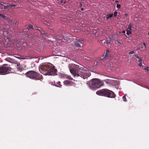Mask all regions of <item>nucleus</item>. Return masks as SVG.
Instances as JSON below:
<instances>
[{
	"label": "nucleus",
	"mask_w": 149,
	"mask_h": 149,
	"mask_svg": "<svg viewBox=\"0 0 149 149\" xmlns=\"http://www.w3.org/2000/svg\"><path fill=\"white\" fill-rule=\"evenodd\" d=\"M69 68L70 72L75 77H80L84 79H86L91 75V73L88 70L80 66L71 64H69Z\"/></svg>",
	"instance_id": "obj_1"
},
{
	"label": "nucleus",
	"mask_w": 149,
	"mask_h": 149,
	"mask_svg": "<svg viewBox=\"0 0 149 149\" xmlns=\"http://www.w3.org/2000/svg\"><path fill=\"white\" fill-rule=\"evenodd\" d=\"M40 72L45 75L54 76L56 74L57 70L51 63L45 64L39 67Z\"/></svg>",
	"instance_id": "obj_2"
},
{
	"label": "nucleus",
	"mask_w": 149,
	"mask_h": 149,
	"mask_svg": "<svg viewBox=\"0 0 149 149\" xmlns=\"http://www.w3.org/2000/svg\"><path fill=\"white\" fill-rule=\"evenodd\" d=\"M96 94L100 96L111 98H114L116 96L115 94L113 91L107 89H103L99 90L96 92Z\"/></svg>",
	"instance_id": "obj_3"
},
{
	"label": "nucleus",
	"mask_w": 149,
	"mask_h": 149,
	"mask_svg": "<svg viewBox=\"0 0 149 149\" xmlns=\"http://www.w3.org/2000/svg\"><path fill=\"white\" fill-rule=\"evenodd\" d=\"M103 82L97 79H91L89 85V88L92 90H95L98 88L103 84Z\"/></svg>",
	"instance_id": "obj_4"
},
{
	"label": "nucleus",
	"mask_w": 149,
	"mask_h": 149,
	"mask_svg": "<svg viewBox=\"0 0 149 149\" xmlns=\"http://www.w3.org/2000/svg\"><path fill=\"white\" fill-rule=\"evenodd\" d=\"M8 27L7 26H0V38H4L6 40H10L12 35L8 33Z\"/></svg>",
	"instance_id": "obj_5"
},
{
	"label": "nucleus",
	"mask_w": 149,
	"mask_h": 149,
	"mask_svg": "<svg viewBox=\"0 0 149 149\" xmlns=\"http://www.w3.org/2000/svg\"><path fill=\"white\" fill-rule=\"evenodd\" d=\"M27 76L30 79L35 80L41 79L42 76L39 73L33 71L31 70L27 72L26 73Z\"/></svg>",
	"instance_id": "obj_6"
},
{
	"label": "nucleus",
	"mask_w": 149,
	"mask_h": 149,
	"mask_svg": "<svg viewBox=\"0 0 149 149\" xmlns=\"http://www.w3.org/2000/svg\"><path fill=\"white\" fill-rule=\"evenodd\" d=\"M5 60L9 62L12 63L11 65L13 69H17L18 66L19 65V63L17 62L10 58L8 57L5 59Z\"/></svg>",
	"instance_id": "obj_7"
},
{
	"label": "nucleus",
	"mask_w": 149,
	"mask_h": 149,
	"mask_svg": "<svg viewBox=\"0 0 149 149\" xmlns=\"http://www.w3.org/2000/svg\"><path fill=\"white\" fill-rule=\"evenodd\" d=\"M11 70L10 68L7 67L5 65L0 66V75H5L10 73Z\"/></svg>",
	"instance_id": "obj_8"
},
{
	"label": "nucleus",
	"mask_w": 149,
	"mask_h": 149,
	"mask_svg": "<svg viewBox=\"0 0 149 149\" xmlns=\"http://www.w3.org/2000/svg\"><path fill=\"white\" fill-rule=\"evenodd\" d=\"M85 43V41L83 40L76 39L74 42V45L73 46L72 49H77V48L81 47L80 44L83 45Z\"/></svg>",
	"instance_id": "obj_9"
},
{
	"label": "nucleus",
	"mask_w": 149,
	"mask_h": 149,
	"mask_svg": "<svg viewBox=\"0 0 149 149\" xmlns=\"http://www.w3.org/2000/svg\"><path fill=\"white\" fill-rule=\"evenodd\" d=\"M134 56L136 57V60L137 61L138 60L137 59H138V61L139 63V66L140 67L142 66V60L141 57L139 56L137 54L134 55Z\"/></svg>",
	"instance_id": "obj_10"
},
{
	"label": "nucleus",
	"mask_w": 149,
	"mask_h": 149,
	"mask_svg": "<svg viewBox=\"0 0 149 149\" xmlns=\"http://www.w3.org/2000/svg\"><path fill=\"white\" fill-rule=\"evenodd\" d=\"M26 68V65L24 64H20L19 63V65L18 66L17 70L20 71H22L23 70H24Z\"/></svg>",
	"instance_id": "obj_11"
},
{
	"label": "nucleus",
	"mask_w": 149,
	"mask_h": 149,
	"mask_svg": "<svg viewBox=\"0 0 149 149\" xmlns=\"http://www.w3.org/2000/svg\"><path fill=\"white\" fill-rule=\"evenodd\" d=\"M109 50H107L106 51L105 54V56H102L101 58V59L102 60H103L104 58H106L107 57L109 56Z\"/></svg>",
	"instance_id": "obj_12"
},
{
	"label": "nucleus",
	"mask_w": 149,
	"mask_h": 149,
	"mask_svg": "<svg viewBox=\"0 0 149 149\" xmlns=\"http://www.w3.org/2000/svg\"><path fill=\"white\" fill-rule=\"evenodd\" d=\"M40 29H36L39 30L41 34L44 38H45V31H43L41 28H40Z\"/></svg>",
	"instance_id": "obj_13"
},
{
	"label": "nucleus",
	"mask_w": 149,
	"mask_h": 149,
	"mask_svg": "<svg viewBox=\"0 0 149 149\" xmlns=\"http://www.w3.org/2000/svg\"><path fill=\"white\" fill-rule=\"evenodd\" d=\"M23 46L24 47H22V50L24 51H25L27 50V48L28 47L26 44V43H24L23 44Z\"/></svg>",
	"instance_id": "obj_14"
},
{
	"label": "nucleus",
	"mask_w": 149,
	"mask_h": 149,
	"mask_svg": "<svg viewBox=\"0 0 149 149\" xmlns=\"http://www.w3.org/2000/svg\"><path fill=\"white\" fill-rule=\"evenodd\" d=\"M113 16V14L111 13L110 14H107V17H106V20H108L109 18H111Z\"/></svg>",
	"instance_id": "obj_15"
},
{
	"label": "nucleus",
	"mask_w": 149,
	"mask_h": 149,
	"mask_svg": "<svg viewBox=\"0 0 149 149\" xmlns=\"http://www.w3.org/2000/svg\"><path fill=\"white\" fill-rule=\"evenodd\" d=\"M70 81L68 80H65L63 81L64 84L65 85H68L70 83Z\"/></svg>",
	"instance_id": "obj_16"
},
{
	"label": "nucleus",
	"mask_w": 149,
	"mask_h": 149,
	"mask_svg": "<svg viewBox=\"0 0 149 149\" xmlns=\"http://www.w3.org/2000/svg\"><path fill=\"white\" fill-rule=\"evenodd\" d=\"M139 46L140 49L141 50H145L146 49V47H144L142 44L140 45Z\"/></svg>",
	"instance_id": "obj_17"
},
{
	"label": "nucleus",
	"mask_w": 149,
	"mask_h": 149,
	"mask_svg": "<svg viewBox=\"0 0 149 149\" xmlns=\"http://www.w3.org/2000/svg\"><path fill=\"white\" fill-rule=\"evenodd\" d=\"M132 25L131 23H130L128 26L127 28V29H128L130 30H131L132 29Z\"/></svg>",
	"instance_id": "obj_18"
},
{
	"label": "nucleus",
	"mask_w": 149,
	"mask_h": 149,
	"mask_svg": "<svg viewBox=\"0 0 149 149\" xmlns=\"http://www.w3.org/2000/svg\"><path fill=\"white\" fill-rule=\"evenodd\" d=\"M131 33V30H130L128 29H127L126 34L128 35H130Z\"/></svg>",
	"instance_id": "obj_19"
},
{
	"label": "nucleus",
	"mask_w": 149,
	"mask_h": 149,
	"mask_svg": "<svg viewBox=\"0 0 149 149\" xmlns=\"http://www.w3.org/2000/svg\"><path fill=\"white\" fill-rule=\"evenodd\" d=\"M66 78L70 79V80H72V78L69 75H67L66 76Z\"/></svg>",
	"instance_id": "obj_20"
},
{
	"label": "nucleus",
	"mask_w": 149,
	"mask_h": 149,
	"mask_svg": "<svg viewBox=\"0 0 149 149\" xmlns=\"http://www.w3.org/2000/svg\"><path fill=\"white\" fill-rule=\"evenodd\" d=\"M33 26L32 25H29L27 28V29H32L33 28Z\"/></svg>",
	"instance_id": "obj_21"
},
{
	"label": "nucleus",
	"mask_w": 149,
	"mask_h": 149,
	"mask_svg": "<svg viewBox=\"0 0 149 149\" xmlns=\"http://www.w3.org/2000/svg\"><path fill=\"white\" fill-rule=\"evenodd\" d=\"M9 6H9V5H8V6H3V9H6Z\"/></svg>",
	"instance_id": "obj_22"
},
{
	"label": "nucleus",
	"mask_w": 149,
	"mask_h": 149,
	"mask_svg": "<svg viewBox=\"0 0 149 149\" xmlns=\"http://www.w3.org/2000/svg\"><path fill=\"white\" fill-rule=\"evenodd\" d=\"M123 99L124 101L126 102L127 101V100L125 97V95L124 96H123Z\"/></svg>",
	"instance_id": "obj_23"
},
{
	"label": "nucleus",
	"mask_w": 149,
	"mask_h": 149,
	"mask_svg": "<svg viewBox=\"0 0 149 149\" xmlns=\"http://www.w3.org/2000/svg\"><path fill=\"white\" fill-rule=\"evenodd\" d=\"M4 6L3 4L0 3V8L2 9H3Z\"/></svg>",
	"instance_id": "obj_24"
},
{
	"label": "nucleus",
	"mask_w": 149,
	"mask_h": 149,
	"mask_svg": "<svg viewBox=\"0 0 149 149\" xmlns=\"http://www.w3.org/2000/svg\"><path fill=\"white\" fill-rule=\"evenodd\" d=\"M0 16L3 18H4L6 17V16L4 15L1 14H0Z\"/></svg>",
	"instance_id": "obj_25"
},
{
	"label": "nucleus",
	"mask_w": 149,
	"mask_h": 149,
	"mask_svg": "<svg viewBox=\"0 0 149 149\" xmlns=\"http://www.w3.org/2000/svg\"><path fill=\"white\" fill-rule=\"evenodd\" d=\"M118 12L117 11L114 12V16L116 17L117 16Z\"/></svg>",
	"instance_id": "obj_26"
},
{
	"label": "nucleus",
	"mask_w": 149,
	"mask_h": 149,
	"mask_svg": "<svg viewBox=\"0 0 149 149\" xmlns=\"http://www.w3.org/2000/svg\"><path fill=\"white\" fill-rule=\"evenodd\" d=\"M116 7L118 8H119L120 7V5L119 4H117L116 5Z\"/></svg>",
	"instance_id": "obj_27"
},
{
	"label": "nucleus",
	"mask_w": 149,
	"mask_h": 149,
	"mask_svg": "<svg viewBox=\"0 0 149 149\" xmlns=\"http://www.w3.org/2000/svg\"><path fill=\"white\" fill-rule=\"evenodd\" d=\"M30 37L32 38H33L34 39H36V37H34L33 36H29V38H30Z\"/></svg>",
	"instance_id": "obj_28"
},
{
	"label": "nucleus",
	"mask_w": 149,
	"mask_h": 149,
	"mask_svg": "<svg viewBox=\"0 0 149 149\" xmlns=\"http://www.w3.org/2000/svg\"><path fill=\"white\" fill-rule=\"evenodd\" d=\"M134 51H132L129 52V54H133L134 53Z\"/></svg>",
	"instance_id": "obj_29"
},
{
	"label": "nucleus",
	"mask_w": 149,
	"mask_h": 149,
	"mask_svg": "<svg viewBox=\"0 0 149 149\" xmlns=\"http://www.w3.org/2000/svg\"><path fill=\"white\" fill-rule=\"evenodd\" d=\"M10 5L9 6H11V7H15V6H16V5H12V4L10 5Z\"/></svg>",
	"instance_id": "obj_30"
},
{
	"label": "nucleus",
	"mask_w": 149,
	"mask_h": 149,
	"mask_svg": "<svg viewBox=\"0 0 149 149\" xmlns=\"http://www.w3.org/2000/svg\"><path fill=\"white\" fill-rule=\"evenodd\" d=\"M143 46L144 47H146V44L145 43H143Z\"/></svg>",
	"instance_id": "obj_31"
},
{
	"label": "nucleus",
	"mask_w": 149,
	"mask_h": 149,
	"mask_svg": "<svg viewBox=\"0 0 149 149\" xmlns=\"http://www.w3.org/2000/svg\"><path fill=\"white\" fill-rule=\"evenodd\" d=\"M122 33H125V31H122Z\"/></svg>",
	"instance_id": "obj_32"
},
{
	"label": "nucleus",
	"mask_w": 149,
	"mask_h": 149,
	"mask_svg": "<svg viewBox=\"0 0 149 149\" xmlns=\"http://www.w3.org/2000/svg\"><path fill=\"white\" fill-rule=\"evenodd\" d=\"M139 49H140V47H138L137 49H136V50H139Z\"/></svg>",
	"instance_id": "obj_33"
},
{
	"label": "nucleus",
	"mask_w": 149,
	"mask_h": 149,
	"mask_svg": "<svg viewBox=\"0 0 149 149\" xmlns=\"http://www.w3.org/2000/svg\"><path fill=\"white\" fill-rule=\"evenodd\" d=\"M27 58H26V59H29V58H31L30 57H27Z\"/></svg>",
	"instance_id": "obj_34"
},
{
	"label": "nucleus",
	"mask_w": 149,
	"mask_h": 149,
	"mask_svg": "<svg viewBox=\"0 0 149 149\" xmlns=\"http://www.w3.org/2000/svg\"><path fill=\"white\" fill-rule=\"evenodd\" d=\"M45 39L47 37L46 36V33H45Z\"/></svg>",
	"instance_id": "obj_35"
},
{
	"label": "nucleus",
	"mask_w": 149,
	"mask_h": 149,
	"mask_svg": "<svg viewBox=\"0 0 149 149\" xmlns=\"http://www.w3.org/2000/svg\"><path fill=\"white\" fill-rule=\"evenodd\" d=\"M58 84L60 85V84L61 83V82H60V81H59L58 82Z\"/></svg>",
	"instance_id": "obj_36"
},
{
	"label": "nucleus",
	"mask_w": 149,
	"mask_h": 149,
	"mask_svg": "<svg viewBox=\"0 0 149 149\" xmlns=\"http://www.w3.org/2000/svg\"><path fill=\"white\" fill-rule=\"evenodd\" d=\"M81 10H84V9L83 8H81Z\"/></svg>",
	"instance_id": "obj_37"
},
{
	"label": "nucleus",
	"mask_w": 149,
	"mask_h": 149,
	"mask_svg": "<svg viewBox=\"0 0 149 149\" xmlns=\"http://www.w3.org/2000/svg\"><path fill=\"white\" fill-rule=\"evenodd\" d=\"M110 43V42H107V43L108 44H109Z\"/></svg>",
	"instance_id": "obj_38"
},
{
	"label": "nucleus",
	"mask_w": 149,
	"mask_h": 149,
	"mask_svg": "<svg viewBox=\"0 0 149 149\" xmlns=\"http://www.w3.org/2000/svg\"><path fill=\"white\" fill-rule=\"evenodd\" d=\"M127 14H125V16H127Z\"/></svg>",
	"instance_id": "obj_39"
},
{
	"label": "nucleus",
	"mask_w": 149,
	"mask_h": 149,
	"mask_svg": "<svg viewBox=\"0 0 149 149\" xmlns=\"http://www.w3.org/2000/svg\"><path fill=\"white\" fill-rule=\"evenodd\" d=\"M148 71L149 70L148 69H146Z\"/></svg>",
	"instance_id": "obj_40"
},
{
	"label": "nucleus",
	"mask_w": 149,
	"mask_h": 149,
	"mask_svg": "<svg viewBox=\"0 0 149 149\" xmlns=\"http://www.w3.org/2000/svg\"><path fill=\"white\" fill-rule=\"evenodd\" d=\"M62 2H63L62 1H61V3H62Z\"/></svg>",
	"instance_id": "obj_41"
},
{
	"label": "nucleus",
	"mask_w": 149,
	"mask_h": 149,
	"mask_svg": "<svg viewBox=\"0 0 149 149\" xmlns=\"http://www.w3.org/2000/svg\"><path fill=\"white\" fill-rule=\"evenodd\" d=\"M116 2H118V1H116Z\"/></svg>",
	"instance_id": "obj_42"
},
{
	"label": "nucleus",
	"mask_w": 149,
	"mask_h": 149,
	"mask_svg": "<svg viewBox=\"0 0 149 149\" xmlns=\"http://www.w3.org/2000/svg\"><path fill=\"white\" fill-rule=\"evenodd\" d=\"M148 35H149V32L148 33Z\"/></svg>",
	"instance_id": "obj_43"
},
{
	"label": "nucleus",
	"mask_w": 149,
	"mask_h": 149,
	"mask_svg": "<svg viewBox=\"0 0 149 149\" xmlns=\"http://www.w3.org/2000/svg\"><path fill=\"white\" fill-rule=\"evenodd\" d=\"M117 42H118V41H117Z\"/></svg>",
	"instance_id": "obj_44"
},
{
	"label": "nucleus",
	"mask_w": 149,
	"mask_h": 149,
	"mask_svg": "<svg viewBox=\"0 0 149 149\" xmlns=\"http://www.w3.org/2000/svg\"><path fill=\"white\" fill-rule=\"evenodd\" d=\"M113 1H114V0H112Z\"/></svg>",
	"instance_id": "obj_45"
}]
</instances>
